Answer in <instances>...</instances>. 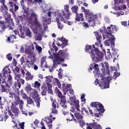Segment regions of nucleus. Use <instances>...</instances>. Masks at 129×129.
Here are the masks:
<instances>
[{"mask_svg": "<svg viewBox=\"0 0 129 129\" xmlns=\"http://www.w3.org/2000/svg\"><path fill=\"white\" fill-rule=\"evenodd\" d=\"M27 22L31 29L34 34H36L35 40L40 41L42 40V36H44L45 31L48 29L47 25L43 24L44 27L42 26L41 23L38 20V16L35 12H32L30 14L27 15Z\"/></svg>", "mask_w": 129, "mask_h": 129, "instance_id": "obj_1", "label": "nucleus"}, {"mask_svg": "<svg viewBox=\"0 0 129 129\" xmlns=\"http://www.w3.org/2000/svg\"><path fill=\"white\" fill-rule=\"evenodd\" d=\"M63 16H65V11L63 9L57 10L56 11H48L47 12L46 15L43 14V18H42V23L44 25H50L51 24V20L55 17V22L57 24V27L59 30H62L64 27L63 23H67V20L63 18Z\"/></svg>", "mask_w": 129, "mask_h": 129, "instance_id": "obj_2", "label": "nucleus"}, {"mask_svg": "<svg viewBox=\"0 0 129 129\" xmlns=\"http://www.w3.org/2000/svg\"><path fill=\"white\" fill-rule=\"evenodd\" d=\"M94 70L93 73L96 78H100L99 81L98 79H96L95 81V85H99V87L101 89H106V88H109V81L111 80V76L109 75V71L107 70V74L101 75L99 72V68L97 64L94 65Z\"/></svg>", "mask_w": 129, "mask_h": 129, "instance_id": "obj_3", "label": "nucleus"}, {"mask_svg": "<svg viewBox=\"0 0 129 129\" xmlns=\"http://www.w3.org/2000/svg\"><path fill=\"white\" fill-rule=\"evenodd\" d=\"M48 53L50 55L48 56V58L53 60V67H56L57 65L63 63L64 59L69 58V53L65 50H59L57 53L54 54V49L50 48Z\"/></svg>", "mask_w": 129, "mask_h": 129, "instance_id": "obj_4", "label": "nucleus"}, {"mask_svg": "<svg viewBox=\"0 0 129 129\" xmlns=\"http://www.w3.org/2000/svg\"><path fill=\"white\" fill-rule=\"evenodd\" d=\"M70 102L71 106H73L74 108L72 112H71L70 114H69L68 111H62V114H63V115H68L69 114L70 117L67 118V120L71 121L73 118H74V115L77 114L75 112H76V111L78 113L80 112V110L79 109L80 105H79V100L76 99V98L74 97H70Z\"/></svg>", "mask_w": 129, "mask_h": 129, "instance_id": "obj_5", "label": "nucleus"}, {"mask_svg": "<svg viewBox=\"0 0 129 129\" xmlns=\"http://www.w3.org/2000/svg\"><path fill=\"white\" fill-rule=\"evenodd\" d=\"M92 47L94 49V52L92 50ZM94 45H86L85 51L86 53H89L92 57L93 61H103V57H104V53L100 52L99 50L97 48H95Z\"/></svg>", "mask_w": 129, "mask_h": 129, "instance_id": "obj_6", "label": "nucleus"}, {"mask_svg": "<svg viewBox=\"0 0 129 129\" xmlns=\"http://www.w3.org/2000/svg\"><path fill=\"white\" fill-rule=\"evenodd\" d=\"M2 73L0 74L1 77H3V76L4 77L2 78V84H6L7 87H11L13 85V79L11 75V70L9 69V67H5Z\"/></svg>", "mask_w": 129, "mask_h": 129, "instance_id": "obj_7", "label": "nucleus"}, {"mask_svg": "<svg viewBox=\"0 0 129 129\" xmlns=\"http://www.w3.org/2000/svg\"><path fill=\"white\" fill-rule=\"evenodd\" d=\"M81 10L82 13H84L85 17L87 19L90 26L91 27L95 26V24L97 23V14L90 12V10L85 9L83 7H81Z\"/></svg>", "mask_w": 129, "mask_h": 129, "instance_id": "obj_8", "label": "nucleus"}, {"mask_svg": "<svg viewBox=\"0 0 129 129\" xmlns=\"http://www.w3.org/2000/svg\"><path fill=\"white\" fill-rule=\"evenodd\" d=\"M31 57H30V61L28 59L27 57L22 56L20 59L21 65L28 67V68H31L34 64H35V61H37V57H36V54L33 52L30 54Z\"/></svg>", "mask_w": 129, "mask_h": 129, "instance_id": "obj_9", "label": "nucleus"}, {"mask_svg": "<svg viewBox=\"0 0 129 129\" xmlns=\"http://www.w3.org/2000/svg\"><path fill=\"white\" fill-rule=\"evenodd\" d=\"M36 4L39 5L41 9L42 12L41 13L42 19L43 18L44 15L46 16L47 15L46 12H51L54 10L53 6L50 5L46 4L45 2H43L42 0H34Z\"/></svg>", "mask_w": 129, "mask_h": 129, "instance_id": "obj_10", "label": "nucleus"}, {"mask_svg": "<svg viewBox=\"0 0 129 129\" xmlns=\"http://www.w3.org/2000/svg\"><path fill=\"white\" fill-rule=\"evenodd\" d=\"M90 105L91 107H95V108H96V110L98 112L94 113V115L96 117H99L100 112L101 113L104 112V108H103V106L101 103L98 102H92Z\"/></svg>", "mask_w": 129, "mask_h": 129, "instance_id": "obj_11", "label": "nucleus"}, {"mask_svg": "<svg viewBox=\"0 0 129 129\" xmlns=\"http://www.w3.org/2000/svg\"><path fill=\"white\" fill-rule=\"evenodd\" d=\"M25 33H24L23 31H22V27L20 29L19 32L17 30H14V33L15 34L16 36L18 35L20 38H22V39H25V37L26 36H27L29 38H32V32H31V30H30V28L26 27L24 29V31Z\"/></svg>", "mask_w": 129, "mask_h": 129, "instance_id": "obj_12", "label": "nucleus"}, {"mask_svg": "<svg viewBox=\"0 0 129 129\" xmlns=\"http://www.w3.org/2000/svg\"><path fill=\"white\" fill-rule=\"evenodd\" d=\"M100 32H101V33H102L103 34V38L104 40H105V39H107L108 37H110V39L112 41L111 44L112 46L114 45L115 37H114V35H111L109 32L108 33L106 32V28H105V26H103L101 28H100Z\"/></svg>", "mask_w": 129, "mask_h": 129, "instance_id": "obj_13", "label": "nucleus"}, {"mask_svg": "<svg viewBox=\"0 0 129 129\" xmlns=\"http://www.w3.org/2000/svg\"><path fill=\"white\" fill-rule=\"evenodd\" d=\"M35 47L34 45H24L21 46L20 52L21 53H25L26 55H31L34 53Z\"/></svg>", "mask_w": 129, "mask_h": 129, "instance_id": "obj_14", "label": "nucleus"}, {"mask_svg": "<svg viewBox=\"0 0 129 129\" xmlns=\"http://www.w3.org/2000/svg\"><path fill=\"white\" fill-rule=\"evenodd\" d=\"M129 3V0H126ZM93 4H96L98 0H92ZM115 7L114 9L116 11H119V10H124L126 9V6L122 4V0H114Z\"/></svg>", "mask_w": 129, "mask_h": 129, "instance_id": "obj_15", "label": "nucleus"}, {"mask_svg": "<svg viewBox=\"0 0 129 129\" xmlns=\"http://www.w3.org/2000/svg\"><path fill=\"white\" fill-rule=\"evenodd\" d=\"M31 96L35 101L37 107H40V102H41V100H40V97H39L37 90H33V92L31 94Z\"/></svg>", "mask_w": 129, "mask_h": 129, "instance_id": "obj_16", "label": "nucleus"}, {"mask_svg": "<svg viewBox=\"0 0 129 129\" xmlns=\"http://www.w3.org/2000/svg\"><path fill=\"white\" fill-rule=\"evenodd\" d=\"M14 74H15V79L17 80L18 83L17 84V83H14L13 84V86L12 85L11 86H12L13 88H16L17 89H19L21 88V83H19V81L21 79V76L18 73Z\"/></svg>", "mask_w": 129, "mask_h": 129, "instance_id": "obj_17", "label": "nucleus"}, {"mask_svg": "<svg viewBox=\"0 0 129 129\" xmlns=\"http://www.w3.org/2000/svg\"><path fill=\"white\" fill-rule=\"evenodd\" d=\"M58 47H61L62 49H63L66 46H67V44H68V41L66 40L64 37H62L61 38H59L57 43H56Z\"/></svg>", "mask_w": 129, "mask_h": 129, "instance_id": "obj_18", "label": "nucleus"}, {"mask_svg": "<svg viewBox=\"0 0 129 129\" xmlns=\"http://www.w3.org/2000/svg\"><path fill=\"white\" fill-rule=\"evenodd\" d=\"M75 116L78 119V122H79L80 124V126L81 127H83L84 125H85V122L83 120H82V118H83V117L79 114V113H77V114H75Z\"/></svg>", "mask_w": 129, "mask_h": 129, "instance_id": "obj_19", "label": "nucleus"}, {"mask_svg": "<svg viewBox=\"0 0 129 129\" xmlns=\"http://www.w3.org/2000/svg\"><path fill=\"white\" fill-rule=\"evenodd\" d=\"M64 10L66 12L67 14L65 13V15L62 16V17H64L66 20H69L70 19V15H71V13L69 12V5H64Z\"/></svg>", "mask_w": 129, "mask_h": 129, "instance_id": "obj_20", "label": "nucleus"}, {"mask_svg": "<svg viewBox=\"0 0 129 129\" xmlns=\"http://www.w3.org/2000/svg\"><path fill=\"white\" fill-rule=\"evenodd\" d=\"M76 22H84V16L83 13H76V17L75 18Z\"/></svg>", "mask_w": 129, "mask_h": 129, "instance_id": "obj_21", "label": "nucleus"}, {"mask_svg": "<svg viewBox=\"0 0 129 129\" xmlns=\"http://www.w3.org/2000/svg\"><path fill=\"white\" fill-rule=\"evenodd\" d=\"M94 34H95V36H96V38L98 41V44H97V43H95V45L96 46H99L100 47V48H102V44L101 43V41H100V39H101V38H102L101 37V35H100L98 33V32H94Z\"/></svg>", "mask_w": 129, "mask_h": 129, "instance_id": "obj_22", "label": "nucleus"}, {"mask_svg": "<svg viewBox=\"0 0 129 129\" xmlns=\"http://www.w3.org/2000/svg\"><path fill=\"white\" fill-rule=\"evenodd\" d=\"M71 86H72L71 84H68L67 85H66V83H62V88L64 95H66V93H67V91H68V88H70Z\"/></svg>", "mask_w": 129, "mask_h": 129, "instance_id": "obj_23", "label": "nucleus"}, {"mask_svg": "<svg viewBox=\"0 0 129 129\" xmlns=\"http://www.w3.org/2000/svg\"><path fill=\"white\" fill-rule=\"evenodd\" d=\"M108 32L111 35V33H114L117 31L116 26L115 25H110V26L107 27Z\"/></svg>", "mask_w": 129, "mask_h": 129, "instance_id": "obj_24", "label": "nucleus"}, {"mask_svg": "<svg viewBox=\"0 0 129 129\" xmlns=\"http://www.w3.org/2000/svg\"><path fill=\"white\" fill-rule=\"evenodd\" d=\"M11 110L12 112H13L15 116H17V115H18V113H19V108L17 107L15 103H12Z\"/></svg>", "mask_w": 129, "mask_h": 129, "instance_id": "obj_25", "label": "nucleus"}, {"mask_svg": "<svg viewBox=\"0 0 129 129\" xmlns=\"http://www.w3.org/2000/svg\"><path fill=\"white\" fill-rule=\"evenodd\" d=\"M15 100L16 101H17V103L19 104V108L20 110H22V109H23V107L24 104V101H23L22 100H21L20 98H19V97H17L16 98Z\"/></svg>", "mask_w": 129, "mask_h": 129, "instance_id": "obj_26", "label": "nucleus"}, {"mask_svg": "<svg viewBox=\"0 0 129 129\" xmlns=\"http://www.w3.org/2000/svg\"><path fill=\"white\" fill-rule=\"evenodd\" d=\"M110 37H111V36H109L108 37V38H109V39H106L105 41H104V45H105V46H110V44H111V46H112V47H114V45H115V44H114V45H112V44H111V42H112V41H111V40L110 39Z\"/></svg>", "mask_w": 129, "mask_h": 129, "instance_id": "obj_27", "label": "nucleus"}, {"mask_svg": "<svg viewBox=\"0 0 129 129\" xmlns=\"http://www.w3.org/2000/svg\"><path fill=\"white\" fill-rule=\"evenodd\" d=\"M53 83L54 84V85H56L58 87V88H61V82H60V81L57 78H54L53 80Z\"/></svg>", "mask_w": 129, "mask_h": 129, "instance_id": "obj_28", "label": "nucleus"}, {"mask_svg": "<svg viewBox=\"0 0 129 129\" xmlns=\"http://www.w3.org/2000/svg\"><path fill=\"white\" fill-rule=\"evenodd\" d=\"M25 78L26 80H32L33 77V75L31 74L30 72H27V73H26Z\"/></svg>", "mask_w": 129, "mask_h": 129, "instance_id": "obj_29", "label": "nucleus"}, {"mask_svg": "<svg viewBox=\"0 0 129 129\" xmlns=\"http://www.w3.org/2000/svg\"><path fill=\"white\" fill-rule=\"evenodd\" d=\"M3 15L6 21H8V20H10V19H11V14L8 13V11H5L4 12H3Z\"/></svg>", "mask_w": 129, "mask_h": 129, "instance_id": "obj_30", "label": "nucleus"}, {"mask_svg": "<svg viewBox=\"0 0 129 129\" xmlns=\"http://www.w3.org/2000/svg\"><path fill=\"white\" fill-rule=\"evenodd\" d=\"M92 126L93 129H101V125L97 122L93 123L92 124Z\"/></svg>", "mask_w": 129, "mask_h": 129, "instance_id": "obj_31", "label": "nucleus"}, {"mask_svg": "<svg viewBox=\"0 0 129 129\" xmlns=\"http://www.w3.org/2000/svg\"><path fill=\"white\" fill-rule=\"evenodd\" d=\"M54 91L56 94H57V95L58 96L59 98V97H62V93L59 89H58V88L55 87L54 89Z\"/></svg>", "mask_w": 129, "mask_h": 129, "instance_id": "obj_32", "label": "nucleus"}, {"mask_svg": "<svg viewBox=\"0 0 129 129\" xmlns=\"http://www.w3.org/2000/svg\"><path fill=\"white\" fill-rule=\"evenodd\" d=\"M47 86L48 93H50V94H53V91L52 90V85L50 83H47Z\"/></svg>", "mask_w": 129, "mask_h": 129, "instance_id": "obj_33", "label": "nucleus"}, {"mask_svg": "<svg viewBox=\"0 0 129 129\" xmlns=\"http://www.w3.org/2000/svg\"><path fill=\"white\" fill-rule=\"evenodd\" d=\"M11 68H12L14 74L19 73V72H20V69L16 66L15 67V68H14V67L11 66Z\"/></svg>", "mask_w": 129, "mask_h": 129, "instance_id": "obj_34", "label": "nucleus"}, {"mask_svg": "<svg viewBox=\"0 0 129 129\" xmlns=\"http://www.w3.org/2000/svg\"><path fill=\"white\" fill-rule=\"evenodd\" d=\"M0 29H1L0 33H3V31H5V29H6V25L2 21L0 22Z\"/></svg>", "mask_w": 129, "mask_h": 129, "instance_id": "obj_35", "label": "nucleus"}, {"mask_svg": "<svg viewBox=\"0 0 129 129\" xmlns=\"http://www.w3.org/2000/svg\"><path fill=\"white\" fill-rule=\"evenodd\" d=\"M45 82L46 84L50 83L51 81H52V79H53L52 76H47L45 77Z\"/></svg>", "mask_w": 129, "mask_h": 129, "instance_id": "obj_36", "label": "nucleus"}, {"mask_svg": "<svg viewBox=\"0 0 129 129\" xmlns=\"http://www.w3.org/2000/svg\"><path fill=\"white\" fill-rule=\"evenodd\" d=\"M25 90H26L27 92H31V90H32V88L31 87V85L29 84H27L25 86Z\"/></svg>", "mask_w": 129, "mask_h": 129, "instance_id": "obj_37", "label": "nucleus"}, {"mask_svg": "<svg viewBox=\"0 0 129 129\" xmlns=\"http://www.w3.org/2000/svg\"><path fill=\"white\" fill-rule=\"evenodd\" d=\"M1 11L3 12V13H5V12H8V7L7 6H6V5H2L1 6Z\"/></svg>", "mask_w": 129, "mask_h": 129, "instance_id": "obj_38", "label": "nucleus"}, {"mask_svg": "<svg viewBox=\"0 0 129 129\" xmlns=\"http://www.w3.org/2000/svg\"><path fill=\"white\" fill-rule=\"evenodd\" d=\"M21 96L22 97V98H23L24 99H27V98H28V96H27V94L25 93H24V90H22L21 91Z\"/></svg>", "mask_w": 129, "mask_h": 129, "instance_id": "obj_39", "label": "nucleus"}, {"mask_svg": "<svg viewBox=\"0 0 129 129\" xmlns=\"http://www.w3.org/2000/svg\"><path fill=\"white\" fill-rule=\"evenodd\" d=\"M14 39H17V36L13 34L10 37H8L7 41H8L9 42H11V41H13Z\"/></svg>", "mask_w": 129, "mask_h": 129, "instance_id": "obj_40", "label": "nucleus"}, {"mask_svg": "<svg viewBox=\"0 0 129 129\" xmlns=\"http://www.w3.org/2000/svg\"><path fill=\"white\" fill-rule=\"evenodd\" d=\"M99 68H101V69L103 73H104V72H105V68L104 67V63L101 62L99 65Z\"/></svg>", "mask_w": 129, "mask_h": 129, "instance_id": "obj_41", "label": "nucleus"}, {"mask_svg": "<svg viewBox=\"0 0 129 129\" xmlns=\"http://www.w3.org/2000/svg\"><path fill=\"white\" fill-rule=\"evenodd\" d=\"M72 11L73 12V13H75V14H78L77 11H78V7L77 6H75L72 8Z\"/></svg>", "mask_w": 129, "mask_h": 129, "instance_id": "obj_42", "label": "nucleus"}, {"mask_svg": "<svg viewBox=\"0 0 129 129\" xmlns=\"http://www.w3.org/2000/svg\"><path fill=\"white\" fill-rule=\"evenodd\" d=\"M51 117L52 115H50L49 117H47L45 118V121L47 123H51V122L53 121L51 118Z\"/></svg>", "mask_w": 129, "mask_h": 129, "instance_id": "obj_43", "label": "nucleus"}, {"mask_svg": "<svg viewBox=\"0 0 129 129\" xmlns=\"http://www.w3.org/2000/svg\"><path fill=\"white\" fill-rule=\"evenodd\" d=\"M36 51L39 53L41 54L42 53V47L39 45H36Z\"/></svg>", "mask_w": 129, "mask_h": 129, "instance_id": "obj_44", "label": "nucleus"}, {"mask_svg": "<svg viewBox=\"0 0 129 129\" xmlns=\"http://www.w3.org/2000/svg\"><path fill=\"white\" fill-rule=\"evenodd\" d=\"M114 15H116V17H120V16H123L124 15V12L121 11L119 13H113Z\"/></svg>", "mask_w": 129, "mask_h": 129, "instance_id": "obj_45", "label": "nucleus"}, {"mask_svg": "<svg viewBox=\"0 0 129 129\" xmlns=\"http://www.w3.org/2000/svg\"><path fill=\"white\" fill-rule=\"evenodd\" d=\"M6 58L9 60V61H11L13 60V56H12V53H9L6 55Z\"/></svg>", "mask_w": 129, "mask_h": 129, "instance_id": "obj_46", "label": "nucleus"}, {"mask_svg": "<svg viewBox=\"0 0 129 129\" xmlns=\"http://www.w3.org/2000/svg\"><path fill=\"white\" fill-rule=\"evenodd\" d=\"M26 99L28 104H33L34 103V101H33V100L31 98L28 97Z\"/></svg>", "mask_w": 129, "mask_h": 129, "instance_id": "obj_47", "label": "nucleus"}, {"mask_svg": "<svg viewBox=\"0 0 129 129\" xmlns=\"http://www.w3.org/2000/svg\"><path fill=\"white\" fill-rule=\"evenodd\" d=\"M60 104L63 108H67V106L66 105V102H60Z\"/></svg>", "mask_w": 129, "mask_h": 129, "instance_id": "obj_48", "label": "nucleus"}, {"mask_svg": "<svg viewBox=\"0 0 129 129\" xmlns=\"http://www.w3.org/2000/svg\"><path fill=\"white\" fill-rule=\"evenodd\" d=\"M2 86V92H6V93H8V90H7V89H6V88L5 87V86H4L3 85H1Z\"/></svg>", "mask_w": 129, "mask_h": 129, "instance_id": "obj_49", "label": "nucleus"}, {"mask_svg": "<svg viewBox=\"0 0 129 129\" xmlns=\"http://www.w3.org/2000/svg\"><path fill=\"white\" fill-rule=\"evenodd\" d=\"M83 27L87 29V28H89V25H88V23L86 22H83L82 23Z\"/></svg>", "mask_w": 129, "mask_h": 129, "instance_id": "obj_50", "label": "nucleus"}, {"mask_svg": "<svg viewBox=\"0 0 129 129\" xmlns=\"http://www.w3.org/2000/svg\"><path fill=\"white\" fill-rule=\"evenodd\" d=\"M19 126L21 129H25V122L19 123Z\"/></svg>", "mask_w": 129, "mask_h": 129, "instance_id": "obj_51", "label": "nucleus"}, {"mask_svg": "<svg viewBox=\"0 0 129 129\" xmlns=\"http://www.w3.org/2000/svg\"><path fill=\"white\" fill-rule=\"evenodd\" d=\"M59 98H61V102H66V97L64 96H61Z\"/></svg>", "mask_w": 129, "mask_h": 129, "instance_id": "obj_52", "label": "nucleus"}, {"mask_svg": "<svg viewBox=\"0 0 129 129\" xmlns=\"http://www.w3.org/2000/svg\"><path fill=\"white\" fill-rule=\"evenodd\" d=\"M34 86L35 87H39L41 86V84L39 82L36 81L34 83Z\"/></svg>", "mask_w": 129, "mask_h": 129, "instance_id": "obj_53", "label": "nucleus"}, {"mask_svg": "<svg viewBox=\"0 0 129 129\" xmlns=\"http://www.w3.org/2000/svg\"><path fill=\"white\" fill-rule=\"evenodd\" d=\"M42 89H44V91L42 93V95H45L46 94V91H47V90H48V89H47V88H45V86H43Z\"/></svg>", "mask_w": 129, "mask_h": 129, "instance_id": "obj_54", "label": "nucleus"}, {"mask_svg": "<svg viewBox=\"0 0 129 129\" xmlns=\"http://www.w3.org/2000/svg\"><path fill=\"white\" fill-rule=\"evenodd\" d=\"M58 77L59 78H61V77H62V69H59L58 70Z\"/></svg>", "mask_w": 129, "mask_h": 129, "instance_id": "obj_55", "label": "nucleus"}, {"mask_svg": "<svg viewBox=\"0 0 129 129\" xmlns=\"http://www.w3.org/2000/svg\"><path fill=\"white\" fill-rule=\"evenodd\" d=\"M26 0H21L20 2V4L21 5V6L22 7L23 10H25V6H24V2Z\"/></svg>", "mask_w": 129, "mask_h": 129, "instance_id": "obj_56", "label": "nucleus"}, {"mask_svg": "<svg viewBox=\"0 0 129 129\" xmlns=\"http://www.w3.org/2000/svg\"><path fill=\"white\" fill-rule=\"evenodd\" d=\"M46 62V57H43L42 58L41 60V64L42 66H43V64H44Z\"/></svg>", "mask_w": 129, "mask_h": 129, "instance_id": "obj_57", "label": "nucleus"}, {"mask_svg": "<svg viewBox=\"0 0 129 129\" xmlns=\"http://www.w3.org/2000/svg\"><path fill=\"white\" fill-rule=\"evenodd\" d=\"M105 58L107 60L110 59V58H111V54H110V53L106 54Z\"/></svg>", "mask_w": 129, "mask_h": 129, "instance_id": "obj_58", "label": "nucleus"}, {"mask_svg": "<svg viewBox=\"0 0 129 129\" xmlns=\"http://www.w3.org/2000/svg\"><path fill=\"white\" fill-rule=\"evenodd\" d=\"M69 91L70 94H71V95H74V91L73 90V89H72V88H70L69 89Z\"/></svg>", "mask_w": 129, "mask_h": 129, "instance_id": "obj_59", "label": "nucleus"}, {"mask_svg": "<svg viewBox=\"0 0 129 129\" xmlns=\"http://www.w3.org/2000/svg\"><path fill=\"white\" fill-rule=\"evenodd\" d=\"M118 76H119V73L117 72H115L114 73V76H113L114 78H116L117 77H118Z\"/></svg>", "mask_w": 129, "mask_h": 129, "instance_id": "obj_60", "label": "nucleus"}, {"mask_svg": "<svg viewBox=\"0 0 129 129\" xmlns=\"http://www.w3.org/2000/svg\"><path fill=\"white\" fill-rule=\"evenodd\" d=\"M57 112L58 111L56 109V108H52L51 111L52 113H57Z\"/></svg>", "mask_w": 129, "mask_h": 129, "instance_id": "obj_61", "label": "nucleus"}, {"mask_svg": "<svg viewBox=\"0 0 129 129\" xmlns=\"http://www.w3.org/2000/svg\"><path fill=\"white\" fill-rule=\"evenodd\" d=\"M9 4L10 6H11V7L12 8H13L16 5V4L14 3V2H13L12 1L10 2Z\"/></svg>", "mask_w": 129, "mask_h": 129, "instance_id": "obj_62", "label": "nucleus"}, {"mask_svg": "<svg viewBox=\"0 0 129 129\" xmlns=\"http://www.w3.org/2000/svg\"><path fill=\"white\" fill-rule=\"evenodd\" d=\"M13 65L14 67H16V66H17V60H16V59L13 58Z\"/></svg>", "mask_w": 129, "mask_h": 129, "instance_id": "obj_63", "label": "nucleus"}, {"mask_svg": "<svg viewBox=\"0 0 129 129\" xmlns=\"http://www.w3.org/2000/svg\"><path fill=\"white\" fill-rule=\"evenodd\" d=\"M20 82H21V83L23 85L25 84V80H24L23 79H20L19 80V83H20Z\"/></svg>", "mask_w": 129, "mask_h": 129, "instance_id": "obj_64", "label": "nucleus"}]
</instances>
